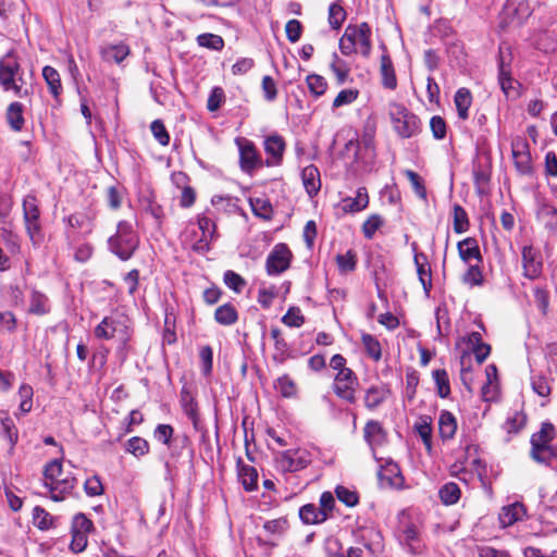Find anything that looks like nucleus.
<instances>
[{
	"label": "nucleus",
	"mask_w": 557,
	"mask_h": 557,
	"mask_svg": "<svg viewBox=\"0 0 557 557\" xmlns=\"http://www.w3.org/2000/svg\"><path fill=\"white\" fill-rule=\"evenodd\" d=\"M95 336L99 339L117 338L120 345L117 355L122 360L127 358L129 351V341L132 338V327L129 319L122 313H112L104 317L94 330Z\"/></svg>",
	"instance_id": "obj_1"
},
{
	"label": "nucleus",
	"mask_w": 557,
	"mask_h": 557,
	"mask_svg": "<svg viewBox=\"0 0 557 557\" xmlns=\"http://www.w3.org/2000/svg\"><path fill=\"white\" fill-rule=\"evenodd\" d=\"M556 437V428L550 422H543L537 432L530 438V457L537 463L548 466L557 458V448L552 445Z\"/></svg>",
	"instance_id": "obj_2"
},
{
	"label": "nucleus",
	"mask_w": 557,
	"mask_h": 557,
	"mask_svg": "<svg viewBox=\"0 0 557 557\" xmlns=\"http://www.w3.org/2000/svg\"><path fill=\"white\" fill-rule=\"evenodd\" d=\"M139 245V238L127 221H120L114 235L108 239L109 250L122 261L131 259Z\"/></svg>",
	"instance_id": "obj_3"
},
{
	"label": "nucleus",
	"mask_w": 557,
	"mask_h": 557,
	"mask_svg": "<svg viewBox=\"0 0 557 557\" xmlns=\"http://www.w3.org/2000/svg\"><path fill=\"white\" fill-rule=\"evenodd\" d=\"M388 115L393 129L400 138H411L421 132L420 119L404 104L395 101L389 102Z\"/></svg>",
	"instance_id": "obj_4"
},
{
	"label": "nucleus",
	"mask_w": 557,
	"mask_h": 557,
	"mask_svg": "<svg viewBox=\"0 0 557 557\" xmlns=\"http://www.w3.org/2000/svg\"><path fill=\"white\" fill-rule=\"evenodd\" d=\"M23 83L20 62L10 51L0 60V85L3 90H12L16 96H21Z\"/></svg>",
	"instance_id": "obj_5"
},
{
	"label": "nucleus",
	"mask_w": 557,
	"mask_h": 557,
	"mask_svg": "<svg viewBox=\"0 0 557 557\" xmlns=\"http://www.w3.org/2000/svg\"><path fill=\"white\" fill-rule=\"evenodd\" d=\"M23 218L26 233L34 246H39L44 240L40 224V210L35 196L27 195L23 200Z\"/></svg>",
	"instance_id": "obj_6"
},
{
	"label": "nucleus",
	"mask_w": 557,
	"mask_h": 557,
	"mask_svg": "<svg viewBox=\"0 0 557 557\" xmlns=\"http://www.w3.org/2000/svg\"><path fill=\"white\" fill-rule=\"evenodd\" d=\"M311 462L310 453L306 449H287L276 456L277 468L284 472H296Z\"/></svg>",
	"instance_id": "obj_7"
},
{
	"label": "nucleus",
	"mask_w": 557,
	"mask_h": 557,
	"mask_svg": "<svg viewBox=\"0 0 557 557\" xmlns=\"http://www.w3.org/2000/svg\"><path fill=\"white\" fill-rule=\"evenodd\" d=\"M358 386V377L354 373V371L350 370H342V372H337L334 377L333 383V392L335 395L349 403L355 404L356 403V389Z\"/></svg>",
	"instance_id": "obj_8"
},
{
	"label": "nucleus",
	"mask_w": 557,
	"mask_h": 557,
	"mask_svg": "<svg viewBox=\"0 0 557 557\" xmlns=\"http://www.w3.org/2000/svg\"><path fill=\"white\" fill-rule=\"evenodd\" d=\"M511 53L508 46H500L498 53V83L506 97L513 96L516 89L511 77Z\"/></svg>",
	"instance_id": "obj_9"
},
{
	"label": "nucleus",
	"mask_w": 557,
	"mask_h": 557,
	"mask_svg": "<svg viewBox=\"0 0 557 557\" xmlns=\"http://www.w3.org/2000/svg\"><path fill=\"white\" fill-rule=\"evenodd\" d=\"M292 251L285 244H277L273 247L265 261V269L269 275H277L286 271L290 265Z\"/></svg>",
	"instance_id": "obj_10"
},
{
	"label": "nucleus",
	"mask_w": 557,
	"mask_h": 557,
	"mask_svg": "<svg viewBox=\"0 0 557 557\" xmlns=\"http://www.w3.org/2000/svg\"><path fill=\"white\" fill-rule=\"evenodd\" d=\"M523 276L529 280H536L543 272V260L541 252L532 245L523 246L521 249Z\"/></svg>",
	"instance_id": "obj_11"
},
{
	"label": "nucleus",
	"mask_w": 557,
	"mask_h": 557,
	"mask_svg": "<svg viewBox=\"0 0 557 557\" xmlns=\"http://www.w3.org/2000/svg\"><path fill=\"white\" fill-rule=\"evenodd\" d=\"M236 144L239 149V165L244 172L251 173L262 166L261 157L252 141L246 138H236Z\"/></svg>",
	"instance_id": "obj_12"
},
{
	"label": "nucleus",
	"mask_w": 557,
	"mask_h": 557,
	"mask_svg": "<svg viewBox=\"0 0 557 557\" xmlns=\"http://www.w3.org/2000/svg\"><path fill=\"white\" fill-rule=\"evenodd\" d=\"M531 13L528 0H507L503 9V22L520 25Z\"/></svg>",
	"instance_id": "obj_13"
},
{
	"label": "nucleus",
	"mask_w": 557,
	"mask_h": 557,
	"mask_svg": "<svg viewBox=\"0 0 557 557\" xmlns=\"http://www.w3.org/2000/svg\"><path fill=\"white\" fill-rule=\"evenodd\" d=\"M512 158L515 166L521 175H532V158L529 144L524 139L512 143Z\"/></svg>",
	"instance_id": "obj_14"
},
{
	"label": "nucleus",
	"mask_w": 557,
	"mask_h": 557,
	"mask_svg": "<svg viewBox=\"0 0 557 557\" xmlns=\"http://www.w3.org/2000/svg\"><path fill=\"white\" fill-rule=\"evenodd\" d=\"M180 403L184 413L191 421L194 429L197 432H201L202 435H205L206 431L203 430V426L200 421L198 404L193 394L187 388H182Z\"/></svg>",
	"instance_id": "obj_15"
},
{
	"label": "nucleus",
	"mask_w": 557,
	"mask_h": 557,
	"mask_svg": "<svg viewBox=\"0 0 557 557\" xmlns=\"http://www.w3.org/2000/svg\"><path fill=\"white\" fill-rule=\"evenodd\" d=\"M377 476L381 485L384 487L400 488L405 482L398 465L394 461H387L383 465Z\"/></svg>",
	"instance_id": "obj_16"
},
{
	"label": "nucleus",
	"mask_w": 557,
	"mask_h": 557,
	"mask_svg": "<svg viewBox=\"0 0 557 557\" xmlns=\"http://www.w3.org/2000/svg\"><path fill=\"white\" fill-rule=\"evenodd\" d=\"M197 223L202 233V237L194 244L193 249L205 252L210 249V242L215 238V224L209 216L203 214L197 216Z\"/></svg>",
	"instance_id": "obj_17"
},
{
	"label": "nucleus",
	"mask_w": 557,
	"mask_h": 557,
	"mask_svg": "<svg viewBox=\"0 0 557 557\" xmlns=\"http://www.w3.org/2000/svg\"><path fill=\"white\" fill-rule=\"evenodd\" d=\"M76 485V478L71 475L60 478L54 483L45 482V486L49 490L50 497L54 502L63 500L67 495H71Z\"/></svg>",
	"instance_id": "obj_18"
},
{
	"label": "nucleus",
	"mask_w": 557,
	"mask_h": 557,
	"mask_svg": "<svg viewBox=\"0 0 557 557\" xmlns=\"http://www.w3.org/2000/svg\"><path fill=\"white\" fill-rule=\"evenodd\" d=\"M346 28H350L354 33L352 39L356 47H359L360 53L368 58L371 53V28L368 23L363 22L359 25H348Z\"/></svg>",
	"instance_id": "obj_19"
},
{
	"label": "nucleus",
	"mask_w": 557,
	"mask_h": 557,
	"mask_svg": "<svg viewBox=\"0 0 557 557\" xmlns=\"http://www.w3.org/2000/svg\"><path fill=\"white\" fill-rule=\"evenodd\" d=\"M369 205V195L366 187H359L355 197L342 199L339 207L345 213H357L364 210Z\"/></svg>",
	"instance_id": "obj_20"
},
{
	"label": "nucleus",
	"mask_w": 557,
	"mask_h": 557,
	"mask_svg": "<svg viewBox=\"0 0 557 557\" xmlns=\"http://www.w3.org/2000/svg\"><path fill=\"white\" fill-rule=\"evenodd\" d=\"M264 150L271 157L267 160L268 166L278 165L285 150V141L280 135H272L264 140Z\"/></svg>",
	"instance_id": "obj_21"
},
{
	"label": "nucleus",
	"mask_w": 557,
	"mask_h": 557,
	"mask_svg": "<svg viewBox=\"0 0 557 557\" xmlns=\"http://www.w3.org/2000/svg\"><path fill=\"white\" fill-rule=\"evenodd\" d=\"M399 541L406 545L411 554H419L422 545L419 539L418 528L413 523L403 525Z\"/></svg>",
	"instance_id": "obj_22"
},
{
	"label": "nucleus",
	"mask_w": 557,
	"mask_h": 557,
	"mask_svg": "<svg viewBox=\"0 0 557 557\" xmlns=\"http://www.w3.org/2000/svg\"><path fill=\"white\" fill-rule=\"evenodd\" d=\"M460 259L468 263L472 259H475L478 263L482 262V255L478 242L473 237H467L460 240L457 245Z\"/></svg>",
	"instance_id": "obj_23"
},
{
	"label": "nucleus",
	"mask_w": 557,
	"mask_h": 557,
	"mask_svg": "<svg viewBox=\"0 0 557 557\" xmlns=\"http://www.w3.org/2000/svg\"><path fill=\"white\" fill-rule=\"evenodd\" d=\"M129 47L123 42L101 47L100 55L104 62L121 63L128 54Z\"/></svg>",
	"instance_id": "obj_24"
},
{
	"label": "nucleus",
	"mask_w": 557,
	"mask_h": 557,
	"mask_svg": "<svg viewBox=\"0 0 557 557\" xmlns=\"http://www.w3.org/2000/svg\"><path fill=\"white\" fill-rule=\"evenodd\" d=\"M301 178L306 191L310 197L318 194L321 188L320 172L317 166L308 165L301 172Z\"/></svg>",
	"instance_id": "obj_25"
},
{
	"label": "nucleus",
	"mask_w": 557,
	"mask_h": 557,
	"mask_svg": "<svg viewBox=\"0 0 557 557\" xmlns=\"http://www.w3.org/2000/svg\"><path fill=\"white\" fill-rule=\"evenodd\" d=\"M414 264L417 267V273L419 276V281L423 286V289L426 294L432 288V281H431V268L428 262V257L425 253L420 252L414 255Z\"/></svg>",
	"instance_id": "obj_26"
},
{
	"label": "nucleus",
	"mask_w": 557,
	"mask_h": 557,
	"mask_svg": "<svg viewBox=\"0 0 557 557\" xmlns=\"http://www.w3.org/2000/svg\"><path fill=\"white\" fill-rule=\"evenodd\" d=\"M363 436L366 442L373 447L375 445H381L384 442L385 432L379 421L370 420L364 425Z\"/></svg>",
	"instance_id": "obj_27"
},
{
	"label": "nucleus",
	"mask_w": 557,
	"mask_h": 557,
	"mask_svg": "<svg viewBox=\"0 0 557 557\" xmlns=\"http://www.w3.org/2000/svg\"><path fill=\"white\" fill-rule=\"evenodd\" d=\"M238 466V475L244 488L247 492H252L258 486V472L257 470L248 465L243 463L239 459L237 462Z\"/></svg>",
	"instance_id": "obj_28"
},
{
	"label": "nucleus",
	"mask_w": 557,
	"mask_h": 557,
	"mask_svg": "<svg viewBox=\"0 0 557 557\" xmlns=\"http://www.w3.org/2000/svg\"><path fill=\"white\" fill-rule=\"evenodd\" d=\"M525 515V508L520 503H515L504 507L499 513V522L503 527L512 525L518 520H521Z\"/></svg>",
	"instance_id": "obj_29"
},
{
	"label": "nucleus",
	"mask_w": 557,
	"mask_h": 557,
	"mask_svg": "<svg viewBox=\"0 0 557 557\" xmlns=\"http://www.w3.org/2000/svg\"><path fill=\"white\" fill-rule=\"evenodd\" d=\"M454 102L460 120L466 121L469 117V108L472 103V95L468 88H459L454 97Z\"/></svg>",
	"instance_id": "obj_30"
},
{
	"label": "nucleus",
	"mask_w": 557,
	"mask_h": 557,
	"mask_svg": "<svg viewBox=\"0 0 557 557\" xmlns=\"http://www.w3.org/2000/svg\"><path fill=\"white\" fill-rule=\"evenodd\" d=\"M380 72L382 77V85L387 89L394 90L397 87V78L393 62L387 54H383L381 57Z\"/></svg>",
	"instance_id": "obj_31"
},
{
	"label": "nucleus",
	"mask_w": 557,
	"mask_h": 557,
	"mask_svg": "<svg viewBox=\"0 0 557 557\" xmlns=\"http://www.w3.org/2000/svg\"><path fill=\"white\" fill-rule=\"evenodd\" d=\"M438 429L442 440H451L457 431V421L449 411H442L438 418Z\"/></svg>",
	"instance_id": "obj_32"
},
{
	"label": "nucleus",
	"mask_w": 557,
	"mask_h": 557,
	"mask_svg": "<svg viewBox=\"0 0 557 557\" xmlns=\"http://www.w3.org/2000/svg\"><path fill=\"white\" fill-rule=\"evenodd\" d=\"M299 517L306 524H317L327 520L326 515L314 504H307L300 507Z\"/></svg>",
	"instance_id": "obj_33"
},
{
	"label": "nucleus",
	"mask_w": 557,
	"mask_h": 557,
	"mask_svg": "<svg viewBox=\"0 0 557 557\" xmlns=\"http://www.w3.org/2000/svg\"><path fill=\"white\" fill-rule=\"evenodd\" d=\"M33 523L41 531L57 528V519L40 506L33 509Z\"/></svg>",
	"instance_id": "obj_34"
},
{
	"label": "nucleus",
	"mask_w": 557,
	"mask_h": 557,
	"mask_svg": "<svg viewBox=\"0 0 557 557\" xmlns=\"http://www.w3.org/2000/svg\"><path fill=\"white\" fill-rule=\"evenodd\" d=\"M42 77L46 81L51 95L58 99L63 90L59 72L54 67L46 65L42 69Z\"/></svg>",
	"instance_id": "obj_35"
},
{
	"label": "nucleus",
	"mask_w": 557,
	"mask_h": 557,
	"mask_svg": "<svg viewBox=\"0 0 557 557\" xmlns=\"http://www.w3.org/2000/svg\"><path fill=\"white\" fill-rule=\"evenodd\" d=\"M50 311L48 297L36 289L32 290L28 312L36 315H44Z\"/></svg>",
	"instance_id": "obj_36"
},
{
	"label": "nucleus",
	"mask_w": 557,
	"mask_h": 557,
	"mask_svg": "<svg viewBox=\"0 0 557 557\" xmlns=\"http://www.w3.org/2000/svg\"><path fill=\"white\" fill-rule=\"evenodd\" d=\"M388 395V389L383 386H371L367 389L364 396V405L368 409L377 408Z\"/></svg>",
	"instance_id": "obj_37"
},
{
	"label": "nucleus",
	"mask_w": 557,
	"mask_h": 557,
	"mask_svg": "<svg viewBox=\"0 0 557 557\" xmlns=\"http://www.w3.org/2000/svg\"><path fill=\"white\" fill-rule=\"evenodd\" d=\"M214 319L221 325H233L238 320V313L232 304H224L215 309Z\"/></svg>",
	"instance_id": "obj_38"
},
{
	"label": "nucleus",
	"mask_w": 557,
	"mask_h": 557,
	"mask_svg": "<svg viewBox=\"0 0 557 557\" xmlns=\"http://www.w3.org/2000/svg\"><path fill=\"white\" fill-rule=\"evenodd\" d=\"M7 120L13 131H21L24 125L23 104L12 102L7 110Z\"/></svg>",
	"instance_id": "obj_39"
},
{
	"label": "nucleus",
	"mask_w": 557,
	"mask_h": 557,
	"mask_svg": "<svg viewBox=\"0 0 557 557\" xmlns=\"http://www.w3.org/2000/svg\"><path fill=\"white\" fill-rule=\"evenodd\" d=\"M250 207L256 216H259L265 221L271 220L273 214V208L271 202L265 198H251Z\"/></svg>",
	"instance_id": "obj_40"
},
{
	"label": "nucleus",
	"mask_w": 557,
	"mask_h": 557,
	"mask_svg": "<svg viewBox=\"0 0 557 557\" xmlns=\"http://www.w3.org/2000/svg\"><path fill=\"white\" fill-rule=\"evenodd\" d=\"M274 388L284 398H293L297 395V385L287 374L277 377L274 383Z\"/></svg>",
	"instance_id": "obj_41"
},
{
	"label": "nucleus",
	"mask_w": 557,
	"mask_h": 557,
	"mask_svg": "<svg viewBox=\"0 0 557 557\" xmlns=\"http://www.w3.org/2000/svg\"><path fill=\"white\" fill-rule=\"evenodd\" d=\"M438 495L443 504L454 505L459 500L461 492L457 483L448 482L440 488Z\"/></svg>",
	"instance_id": "obj_42"
},
{
	"label": "nucleus",
	"mask_w": 557,
	"mask_h": 557,
	"mask_svg": "<svg viewBox=\"0 0 557 557\" xmlns=\"http://www.w3.org/2000/svg\"><path fill=\"white\" fill-rule=\"evenodd\" d=\"M527 422V416L521 411H513L508 416L507 420L503 424V429L508 434H517L520 432Z\"/></svg>",
	"instance_id": "obj_43"
},
{
	"label": "nucleus",
	"mask_w": 557,
	"mask_h": 557,
	"mask_svg": "<svg viewBox=\"0 0 557 557\" xmlns=\"http://www.w3.org/2000/svg\"><path fill=\"white\" fill-rule=\"evenodd\" d=\"M375 134L376 122L375 120L369 117L364 121L363 124L362 134L360 137V145H362L366 149L373 150Z\"/></svg>",
	"instance_id": "obj_44"
},
{
	"label": "nucleus",
	"mask_w": 557,
	"mask_h": 557,
	"mask_svg": "<svg viewBox=\"0 0 557 557\" xmlns=\"http://www.w3.org/2000/svg\"><path fill=\"white\" fill-rule=\"evenodd\" d=\"M346 11L343 5L337 2L331 3L329 7V24L333 29H339L346 20Z\"/></svg>",
	"instance_id": "obj_45"
},
{
	"label": "nucleus",
	"mask_w": 557,
	"mask_h": 557,
	"mask_svg": "<svg viewBox=\"0 0 557 557\" xmlns=\"http://www.w3.org/2000/svg\"><path fill=\"white\" fill-rule=\"evenodd\" d=\"M433 380L435 381L437 395L441 398H447L450 395L449 379L446 370L437 369L432 372Z\"/></svg>",
	"instance_id": "obj_46"
},
{
	"label": "nucleus",
	"mask_w": 557,
	"mask_h": 557,
	"mask_svg": "<svg viewBox=\"0 0 557 557\" xmlns=\"http://www.w3.org/2000/svg\"><path fill=\"white\" fill-rule=\"evenodd\" d=\"M125 449L139 458L149 453V443L143 437L134 436L126 442Z\"/></svg>",
	"instance_id": "obj_47"
},
{
	"label": "nucleus",
	"mask_w": 557,
	"mask_h": 557,
	"mask_svg": "<svg viewBox=\"0 0 557 557\" xmlns=\"http://www.w3.org/2000/svg\"><path fill=\"white\" fill-rule=\"evenodd\" d=\"M361 342L367 355L374 361H379L382 357L380 342L371 334H362Z\"/></svg>",
	"instance_id": "obj_48"
},
{
	"label": "nucleus",
	"mask_w": 557,
	"mask_h": 557,
	"mask_svg": "<svg viewBox=\"0 0 557 557\" xmlns=\"http://www.w3.org/2000/svg\"><path fill=\"white\" fill-rule=\"evenodd\" d=\"M331 70L335 74L337 83L344 84L349 74V66L348 64L342 60L336 53H333V61L331 63Z\"/></svg>",
	"instance_id": "obj_49"
},
{
	"label": "nucleus",
	"mask_w": 557,
	"mask_h": 557,
	"mask_svg": "<svg viewBox=\"0 0 557 557\" xmlns=\"http://www.w3.org/2000/svg\"><path fill=\"white\" fill-rule=\"evenodd\" d=\"M197 42L200 47L209 48L215 51H220L224 47V40L221 36L215 34H201L197 37Z\"/></svg>",
	"instance_id": "obj_50"
},
{
	"label": "nucleus",
	"mask_w": 557,
	"mask_h": 557,
	"mask_svg": "<svg viewBox=\"0 0 557 557\" xmlns=\"http://www.w3.org/2000/svg\"><path fill=\"white\" fill-rule=\"evenodd\" d=\"M469 228V219L466 210L460 205L454 206V231L457 234L467 232Z\"/></svg>",
	"instance_id": "obj_51"
},
{
	"label": "nucleus",
	"mask_w": 557,
	"mask_h": 557,
	"mask_svg": "<svg viewBox=\"0 0 557 557\" xmlns=\"http://www.w3.org/2000/svg\"><path fill=\"white\" fill-rule=\"evenodd\" d=\"M92 521L86 515L79 512L72 519L71 531H76L89 535L94 531Z\"/></svg>",
	"instance_id": "obj_52"
},
{
	"label": "nucleus",
	"mask_w": 557,
	"mask_h": 557,
	"mask_svg": "<svg viewBox=\"0 0 557 557\" xmlns=\"http://www.w3.org/2000/svg\"><path fill=\"white\" fill-rule=\"evenodd\" d=\"M63 468L62 462L59 459H54L47 463L44 469V478L45 482L54 483L60 478H62Z\"/></svg>",
	"instance_id": "obj_53"
},
{
	"label": "nucleus",
	"mask_w": 557,
	"mask_h": 557,
	"mask_svg": "<svg viewBox=\"0 0 557 557\" xmlns=\"http://www.w3.org/2000/svg\"><path fill=\"white\" fill-rule=\"evenodd\" d=\"M33 387L28 384H22L18 388L21 398L20 410L22 413H28L33 407Z\"/></svg>",
	"instance_id": "obj_54"
},
{
	"label": "nucleus",
	"mask_w": 557,
	"mask_h": 557,
	"mask_svg": "<svg viewBox=\"0 0 557 557\" xmlns=\"http://www.w3.org/2000/svg\"><path fill=\"white\" fill-rule=\"evenodd\" d=\"M384 221L379 214H371L362 224L363 236L372 239L376 231L383 225Z\"/></svg>",
	"instance_id": "obj_55"
},
{
	"label": "nucleus",
	"mask_w": 557,
	"mask_h": 557,
	"mask_svg": "<svg viewBox=\"0 0 557 557\" xmlns=\"http://www.w3.org/2000/svg\"><path fill=\"white\" fill-rule=\"evenodd\" d=\"M336 263H337L341 272H343V273L351 272L356 269V264H357L356 253L352 252L351 250H348L344 255H337Z\"/></svg>",
	"instance_id": "obj_56"
},
{
	"label": "nucleus",
	"mask_w": 557,
	"mask_h": 557,
	"mask_svg": "<svg viewBox=\"0 0 557 557\" xmlns=\"http://www.w3.org/2000/svg\"><path fill=\"white\" fill-rule=\"evenodd\" d=\"M404 174L410 182L411 187L414 190V193L417 194V196H419L422 199H425L426 198V189H425V186H424V183H423L421 176L412 170H405Z\"/></svg>",
	"instance_id": "obj_57"
},
{
	"label": "nucleus",
	"mask_w": 557,
	"mask_h": 557,
	"mask_svg": "<svg viewBox=\"0 0 557 557\" xmlns=\"http://www.w3.org/2000/svg\"><path fill=\"white\" fill-rule=\"evenodd\" d=\"M335 494L338 500L348 507H354L358 504V494L343 485H338L335 488Z\"/></svg>",
	"instance_id": "obj_58"
},
{
	"label": "nucleus",
	"mask_w": 557,
	"mask_h": 557,
	"mask_svg": "<svg viewBox=\"0 0 557 557\" xmlns=\"http://www.w3.org/2000/svg\"><path fill=\"white\" fill-rule=\"evenodd\" d=\"M282 322L292 327H299L304 324L305 318L298 307H290L283 315Z\"/></svg>",
	"instance_id": "obj_59"
},
{
	"label": "nucleus",
	"mask_w": 557,
	"mask_h": 557,
	"mask_svg": "<svg viewBox=\"0 0 557 557\" xmlns=\"http://www.w3.org/2000/svg\"><path fill=\"white\" fill-rule=\"evenodd\" d=\"M150 129L156 140L162 145L168 146L170 143V135L161 120H154L150 124Z\"/></svg>",
	"instance_id": "obj_60"
},
{
	"label": "nucleus",
	"mask_w": 557,
	"mask_h": 557,
	"mask_svg": "<svg viewBox=\"0 0 557 557\" xmlns=\"http://www.w3.org/2000/svg\"><path fill=\"white\" fill-rule=\"evenodd\" d=\"M1 425H2L3 434L8 437L10 445H11V449H13V447L15 446V444L18 441L17 429H16L13 420L8 416H5L4 418L1 419Z\"/></svg>",
	"instance_id": "obj_61"
},
{
	"label": "nucleus",
	"mask_w": 557,
	"mask_h": 557,
	"mask_svg": "<svg viewBox=\"0 0 557 557\" xmlns=\"http://www.w3.org/2000/svg\"><path fill=\"white\" fill-rule=\"evenodd\" d=\"M225 285L236 293H240L246 286V281L236 272L227 270L223 276Z\"/></svg>",
	"instance_id": "obj_62"
},
{
	"label": "nucleus",
	"mask_w": 557,
	"mask_h": 557,
	"mask_svg": "<svg viewBox=\"0 0 557 557\" xmlns=\"http://www.w3.org/2000/svg\"><path fill=\"white\" fill-rule=\"evenodd\" d=\"M307 85L309 90L317 97L323 95L326 90L327 84L326 81L317 74H311L307 76Z\"/></svg>",
	"instance_id": "obj_63"
},
{
	"label": "nucleus",
	"mask_w": 557,
	"mask_h": 557,
	"mask_svg": "<svg viewBox=\"0 0 557 557\" xmlns=\"http://www.w3.org/2000/svg\"><path fill=\"white\" fill-rule=\"evenodd\" d=\"M350 28H346L344 35L339 39V50L344 55H350L357 52V47L352 39L354 33Z\"/></svg>",
	"instance_id": "obj_64"
}]
</instances>
